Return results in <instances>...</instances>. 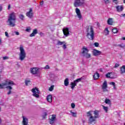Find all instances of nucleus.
<instances>
[{"label": "nucleus", "instance_id": "nucleus-1", "mask_svg": "<svg viewBox=\"0 0 125 125\" xmlns=\"http://www.w3.org/2000/svg\"><path fill=\"white\" fill-rule=\"evenodd\" d=\"M12 85H15V83L13 81L11 80H6L4 83H0V88L3 89L4 88H7L9 89V91L7 92L8 95L11 94V90L12 89Z\"/></svg>", "mask_w": 125, "mask_h": 125}, {"label": "nucleus", "instance_id": "nucleus-2", "mask_svg": "<svg viewBox=\"0 0 125 125\" xmlns=\"http://www.w3.org/2000/svg\"><path fill=\"white\" fill-rule=\"evenodd\" d=\"M91 112L92 111H89L87 112L86 116L87 118H89L88 121L89 124H95V122H96V119H98L99 118V110H95L94 111V117L92 116V114H91Z\"/></svg>", "mask_w": 125, "mask_h": 125}, {"label": "nucleus", "instance_id": "nucleus-3", "mask_svg": "<svg viewBox=\"0 0 125 125\" xmlns=\"http://www.w3.org/2000/svg\"><path fill=\"white\" fill-rule=\"evenodd\" d=\"M86 37L90 41L94 40V29L92 25H89L86 30Z\"/></svg>", "mask_w": 125, "mask_h": 125}, {"label": "nucleus", "instance_id": "nucleus-4", "mask_svg": "<svg viewBox=\"0 0 125 125\" xmlns=\"http://www.w3.org/2000/svg\"><path fill=\"white\" fill-rule=\"evenodd\" d=\"M7 22L8 23V25L10 26V27H14V26H15V23L16 22V16L15 15V13L14 12H13L9 15Z\"/></svg>", "mask_w": 125, "mask_h": 125}, {"label": "nucleus", "instance_id": "nucleus-5", "mask_svg": "<svg viewBox=\"0 0 125 125\" xmlns=\"http://www.w3.org/2000/svg\"><path fill=\"white\" fill-rule=\"evenodd\" d=\"M20 53L19 59L20 60H21V61H23V60H24V59L26 58V53L25 52V50H24L23 46L21 45V46L20 47Z\"/></svg>", "mask_w": 125, "mask_h": 125}, {"label": "nucleus", "instance_id": "nucleus-6", "mask_svg": "<svg viewBox=\"0 0 125 125\" xmlns=\"http://www.w3.org/2000/svg\"><path fill=\"white\" fill-rule=\"evenodd\" d=\"M83 51H82V54L83 55V56L84 57H85L86 58H90L91 57V55L89 53H88V52L89 51V50L87 49L85 46H83L82 48Z\"/></svg>", "mask_w": 125, "mask_h": 125}, {"label": "nucleus", "instance_id": "nucleus-7", "mask_svg": "<svg viewBox=\"0 0 125 125\" xmlns=\"http://www.w3.org/2000/svg\"><path fill=\"white\" fill-rule=\"evenodd\" d=\"M84 4V0H75L74 6L78 7V6H82Z\"/></svg>", "mask_w": 125, "mask_h": 125}, {"label": "nucleus", "instance_id": "nucleus-8", "mask_svg": "<svg viewBox=\"0 0 125 125\" xmlns=\"http://www.w3.org/2000/svg\"><path fill=\"white\" fill-rule=\"evenodd\" d=\"M82 80V78H80L76 79V80H74L73 82H71L70 83V85H71L70 87L71 89H74V88H75V87L76 86L78 83H80V82H81Z\"/></svg>", "mask_w": 125, "mask_h": 125}, {"label": "nucleus", "instance_id": "nucleus-9", "mask_svg": "<svg viewBox=\"0 0 125 125\" xmlns=\"http://www.w3.org/2000/svg\"><path fill=\"white\" fill-rule=\"evenodd\" d=\"M31 91L33 92V96H34V97H36V98H39V97H40V95H39L40 90H39V89L37 88V87H35V88H33Z\"/></svg>", "mask_w": 125, "mask_h": 125}, {"label": "nucleus", "instance_id": "nucleus-10", "mask_svg": "<svg viewBox=\"0 0 125 125\" xmlns=\"http://www.w3.org/2000/svg\"><path fill=\"white\" fill-rule=\"evenodd\" d=\"M62 32L65 37H69V35H70V32H69V28L68 27L63 28L62 29Z\"/></svg>", "mask_w": 125, "mask_h": 125}, {"label": "nucleus", "instance_id": "nucleus-11", "mask_svg": "<svg viewBox=\"0 0 125 125\" xmlns=\"http://www.w3.org/2000/svg\"><path fill=\"white\" fill-rule=\"evenodd\" d=\"M76 13L79 19V20H82V19L83 18V16H82V14H81V10L79 9V8H76Z\"/></svg>", "mask_w": 125, "mask_h": 125}, {"label": "nucleus", "instance_id": "nucleus-12", "mask_svg": "<svg viewBox=\"0 0 125 125\" xmlns=\"http://www.w3.org/2000/svg\"><path fill=\"white\" fill-rule=\"evenodd\" d=\"M33 15H34V13H33V9L30 8L29 11L26 13V16L31 19L33 18Z\"/></svg>", "mask_w": 125, "mask_h": 125}, {"label": "nucleus", "instance_id": "nucleus-13", "mask_svg": "<svg viewBox=\"0 0 125 125\" xmlns=\"http://www.w3.org/2000/svg\"><path fill=\"white\" fill-rule=\"evenodd\" d=\"M102 52L98 50L94 49L93 51V55L94 56H98L99 55H101Z\"/></svg>", "mask_w": 125, "mask_h": 125}, {"label": "nucleus", "instance_id": "nucleus-14", "mask_svg": "<svg viewBox=\"0 0 125 125\" xmlns=\"http://www.w3.org/2000/svg\"><path fill=\"white\" fill-rule=\"evenodd\" d=\"M38 72H39V69L37 67H33L30 69V72L33 75H36V74H38Z\"/></svg>", "mask_w": 125, "mask_h": 125}, {"label": "nucleus", "instance_id": "nucleus-15", "mask_svg": "<svg viewBox=\"0 0 125 125\" xmlns=\"http://www.w3.org/2000/svg\"><path fill=\"white\" fill-rule=\"evenodd\" d=\"M102 88L104 92L107 91V81H104L102 86Z\"/></svg>", "mask_w": 125, "mask_h": 125}, {"label": "nucleus", "instance_id": "nucleus-16", "mask_svg": "<svg viewBox=\"0 0 125 125\" xmlns=\"http://www.w3.org/2000/svg\"><path fill=\"white\" fill-rule=\"evenodd\" d=\"M28 118L25 117L24 116H22V125H28Z\"/></svg>", "mask_w": 125, "mask_h": 125}, {"label": "nucleus", "instance_id": "nucleus-17", "mask_svg": "<svg viewBox=\"0 0 125 125\" xmlns=\"http://www.w3.org/2000/svg\"><path fill=\"white\" fill-rule=\"evenodd\" d=\"M116 8L118 12H122L124 10V7L123 6H117Z\"/></svg>", "mask_w": 125, "mask_h": 125}, {"label": "nucleus", "instance_id": "nucleus-18", "mask_svg": "<svg viewBox=\"0 0 125 125\" xmlns=\"http://www.w3.org/2000/svg\"><path fill=\"white\" fill-rule=\"evenodd\" d=\"M47 101L49 102V103H52V95H49L47 96L46 98Z\"/></svg>", "mask_w": 125, "mask_h": 125}, {"label": "nucleus", "instance_id": "nucleus-19", "mask_svg": "<svg viewBox=\"0 0 125 125\" xmlns=\"http://www.w3.org/2000/svg\"><path fill=\"white\" fill-rule=\"evenodd\" d=\"M38 34V29H35L33 30V32L30 35V37H35Z\"/></svg>", "mask_w": 125, "mask_h": 125}, {"label": "nucleus", "instance_id": "nucleus-20", "mask_svg": "<svg viewBox=\"0 0 125 125\" xmlns=\"http://www.w3.org/2000/svg\"><path fill=\"white\" fill-rule=\"evenodd\" d=\"M94 80H98V79H99V73H98V72H96L95 73H94V74L93 76Z\"/></svg>", "mask_w": 125, "mask_h": 125}, {"label": "nucleus", "instance_id": "nucleus-21", "mask_svg": "<svg viewBox=\"0 0 125 125\" xmlns=\"http://www.w3.org/2000/svg\"><path fill=\"white\" fill-rule=\"evenodd\" d=\"M114 23V21H113V18H109L107 20V24L108 25H112Z\"/></svg>", "mask_w": 125, "mask_h": 125}, {"label": "nucleus", "instance_id": "nucleus-22", "mask_svg": "<svg viewBox=\"0 0 125 125\" xmlns=\"http://www.w3.org/2000/svg\"><path fill=\"white\" fill-rule=\"evenodd\" d=\"M120 71L121 74H125V65H123L121 68Z\"/></svg>", "mask_w": 125, "mask_h": 125}, {"label": "nucleus", "instance_id": "nucleus-23", "mask_svg": "<svg viewBox=\"0 0 125 125\" xmlns=\"http://www.w3.org/2000/svg\"><path fill=\"white\" fill-rule=\"evenodd\" d=\"M64 85L65 86H68V85H69V79L68 78H66L64 80Z\"/></svg>", "mask_w": 125, "mask_h": 125}, {"label": "nucleus", "instance_id": "nucleus-24", "mask_svg": "<svg viewBox=\"0 0 125 125\" xmlns=\"http://www.w3.org/2000/svg\"><path fill=\"white\" fill-rule=\"evenodd\" d=\"M111 74H112L111 72H108V73H107L106 75H105V77L106 78H109V79H115L116 77H111L110 76V75H111Z\"/></svg>", "mask_w": 125, "mask_h": 125}, {"label": "nucleus", "instance_id": "nucleus-25", "mask_svg": "<svg viewBox=\"0 0 125 125\" xmlns=\"http://www.w3.org/2000/svg\"><path fill=\"white\" fill-rule=\"evenodd\" d=\"M64 43H66L64 41L61 42L60 41H58L57 45H63Z\"/></svg>", "mask_w": 125, "mask_h": 125}, {"label": "nucleus", "instance_id": "nucleus-26", "mask_svg": "<svg viewBox=\"0 0 125 125\" xmlns=\"http://www.w3.org/2000/svg\"><path fill=\"white\" fill-rule=\"evenodd\" d=\"M104 33L105 36H107V35H109V31L108 30L107 28H105L104 31Z\"/></svg>", "mask_w": 125, "mask_h": 125}, {"label": "nucleus", "instance_id": "nucleus-27", "mask_svg": "<svg viewBox=\"0 0 125 125\" xmlns=\"http://www.w3.org/2000/svg\"><path fill=\"white\" fill-rule=\"evenodd\" d=\"M118 32H119V30H118V28H115L112 29V33H113V34H117Z\"/></svg>", "mask_w": 125, "mask_h": 125}, {"label": "nucleus", "instance_id": "nucleus-28", "mask_svg": "<svg viewBox=\"0 0 125 125\" xmlns=\"http://www.w3.org/2000/svg\"><path fill=\"white\" fill-rule=\"evenodd\" d=\"M70 113L72 114V117L77 118V112H74L71 110Z\"/></svg>", "mask_w": 125, "mask_h": 125}, {"label": "nucleus", "instance_id": "nucleus-29", "mask_svg": "<svg viewBox=\"0 0 125 125\" xmlns=\"http://www.w3.org/2000/svg\"><path fill=\"white\" fill-rule=\"evenodd\" d=\"M25 85H30L31 84V81L30 80H25Z\"/></svg>", "mask_w": 125, "mask_h": 125}, {"label": "nucleus", "instance_id": "nucleus-30", "mask_svg": "<svg viewBox=\"0 0 125 125\" xmlns=\"http://www.w3.org/2000/svg\"><path fill=\"white\" fill-rule=\"evenodd\" d=\"M104 102L106 104H111V101L108 99H105Z\"/></svg>", "mask_w": 125, "mask_h": 125}, {"label": "nucleus", "instance_id": "nucleus-31", "mask_svg": "<svg viewBox=\"0 0 125 125\" xmlns=\"http://www.w3.org/2000/svg\"><path fill=\"white\" fill-rule=\"evenodd\" d=\"M19 17L20 19H21V20L23 21L24 20V18L25 17L23 15L21 14L19 16Z\"/></svg>", "mask_w": 125, "mask_h": 125}, {"label": "nucleus", "instance_id": "nucleus-32", "mask_svg": "<svg viewBox=\"0 0 125 125\" xmlns=\"http://www.w3.org/2000/svg\"><path fill=\"white\" fill-rule=\"evenodd\" d=\"M103 107L105 113H108V107L103 105Z\"/></svg>", "mask_w": 125, "mask_h": 125}, {"label": "nucleus", "instance_id": "nucleus-33", "mask_svg": "<svg viewBox=\"0 0 125 125\" xmlns=\"http://www.w3.org/2000/svg\"><path fill=\"white\" fill-rule=\"evenodd\" d=\"M55 119H56V115H52L50 120L52 121H55Z\"/></svg>", "mask_w": 125, "mask_h": 125}, {"label": "nucleus", "instance_id": "nucleus-34", "mask_svg": "<svg viewBox=\"0 0 125 125\" xmlns=\"http://www.w3.org/2000/svg\"><path fill=\"white\" fill-rule=\"evenodd\" d=\"M47 116V113L46 112H45L44 113V115H42V119H46Z\"/></svg>", "mask_w": 125, "mask_h": 125}, {"label": "nucleus", "instance_id": "nucleus-35", "mask_svg": "<svg viewBox=\"0 0 125 125\" xmlns=\"http://www.w3.org/2000/svg\"><path fill=\"white\" fill-rule=\"evenodd\" d=\"M54 88V85H51L49 89V91H52Z\"/></svg>", "mask_w": 125, "mask_h": 125}, {"label": "nucleus", "instance_id": "nucleus-36", "mask_svg": "<svg viewBox=\"0 0 125 125\" xmlns=\"http://www.w3.org/2000/svg\"><path fill=\"white\" fill-rule=\"evenodd\" d=\"M26 32H27L28 33H30V31H31V27H28L25 30Z\"/></svg>", "mask_w": 125, "mask_h": 125}, {"label": "nucleus", "instance_id": "nucleus-37", "mask_svg": "<svg viewBox=\"0 0 125 125\" xmlns=\"http://www.w3.org/2000/svg\"><path fill=\"white\" fill-rule=\"evenodd\" d=\"M104 1L105 4H108V3H110V0H104Z\"/></svg>", "mask_w": 125, "mask_h": 125}, {"label": "nucleus", "instance_id": "nucleus-38", "mask_svg": "<svg viewBox=\"0 0 125 125\" xmlns=\"http://www.w3.org/2000/svg\"><path fill=\"white\" fill-rule=\"evenodd\" d=\"M94 44L96 47H98V46H99V43H98V42H96L94 43Z\"/></svg>", "mask_w": 125, "mask_h": 125}, {"label": "nucleus", "instance_id": "nucleus-39", "mask_svg": "<svg viewBox=\"0 0 125 125\" xmlns=\"http://www.w3.org/2000/svg\"><path fill=\"white\" fill-rule=\"evenodd\" d=\"M62 48H63V49H66V48H67V45H66V43L63 44L62 46Z\"/></svg>", "mask_w": 125, "mask_h": 125}, {"label": "nucleus", "instance_id": "nucleus-40", "mask_svg": "<svg viewBox=\"0 0 125 125\" xmlns=\"http://www.w3.org/2000/svg\"><path fill=\"white\" fill-rule=\"evenodd\" d=\"M71 107L72 109H74L75 107H76V104H75L74 103L71 104Z\"/></svg>", "mask_w": 125, "mask_h": 125}, {"label": "nucleus", "instance_id": "nucleus-41", "mask_svg": "<svg viewBox=\"0 0 125 125\" xmlns=\"http://www.w3.org/2000/svg\"><path fill=\"white\" fill-rule=\"evenodd\" d=\"M119 66H120V64L115 63V65L114 66V68H118V67H119Z\"/></svg>", "mask_w": 125, "mask_h": 125}, {"label": "nucleus", "instance_id": "nucleus-42", "mask_svg": "<svg viewBox=\"0 0 125 125\" xmlns=\"http://www.w3.org/2000/svg\"><path fill=\"white\" fill-rule=\"evenodd\" d=\"M8 57L7 56H5V57H3V60H6L7 59H8Z\"/></svg>", "mask_w": 125, "mask_h": 125}, {"label": "nucleus", "instance_id": "nucleus-43", "mask_svg": "<svg viewBox=\"0 0 125 125\" xmlns=\"http://www.w3.org/2000/svg\"><path fill=\"white\" fill-rule=\"evenodd\" d=\"M50 125H53V124H54V120H50Z\"/></svg>", "mask_w": 125, "mask_h": 125}, {"label": "nucleus", "instance_id": "nucleus-44", "mask_svg": "<svg viewBox=\"0 0 125 125\" xmlns=\"http://www.w3.org/2000/svg\"><path fill=\"white\" fill-rule=\"evenodd\" d=\"M113 2H114L115 4L118 3V0H113Z\"/></svg>", "mask_w": 125, "mask_h": 125}, {"label": "nucleus", "instance_id": "nucleus-45", "mask_svg": "<svg viewBox=\"0 0 125 125\" xmlns=\"http://www.w3.org/2000/svg\"><path fill=\"white\" fill-rule=\"evenodd\" d=\"M49 65H46L45 66V67H44V69H49Z\"/></svg>", "mask_w": 125, "mask_h": 125}, {"label": "nucleus", "instance_id": "nucleus-46", "mask_svg": "<svg viewBox=\"0 0 125 125\" xmlns=\"http://www.w3.org/2000/svg\"><path fill=\"white\" fill-rule=\"evenodd\" d=\"M5 35L6 37H7V38H8L9 37V36H8V33H7V32H5Z\"/></svg>", "mask_w": 125, "mask_h": 125}, {"label": "nucleus", "instance_id": "nucleus-47", "mask_svg": "<svg viewBox=\"0 0 125 125\" xmlns=\"http://www.w3.org/2000/svg\"><path fill=\"white\" fill-rule=\"evenodd\" d=\"M110 84H112L113 86L116 85V84L115 83V82H111Z\"/></svg>", "mask_w": 125, "mask_h": 125}, {"label": "nucleus", "instance_id": "nucleus-48", "mask_svg": "<svg viewBox=\"0 0 125 125\" xmlns=\"http://www.w3.org/2000/svg\"><path fill=\"white\" fill-rule=\"evenodd\" d=\"M40 5H43V0L42 1L40 2Z\"/></svg>", "mask_w": 125, "mask_h": 125}, {"label": "nucleus", "instance_id": "nucleus-49", "mask_svg": "<svg viewBox=\"0 0 125 125\" xmlns=\"http://www.w3.org/2000/svg\"><path fill=\"white\" fill-rule=\"evenodd\" d=\"M15 34H16V35H17V36H19V32L17 31L15 32Z\"/></svg>", "mask_w": 125, "mask_h": 125}, {"label": "nucleus", "instance_id": "nucleus-50", "mask_svg": "<svg viewBox=\"0 0 125 125\" xmlns=\"http://www.w3.org/2000/svg\"><path fill=\"white\" fill-rule=\"evenodd\" d=\"M118 46H119L120 47H123V46L121 44H118Z\"/></svg>", "mask_w": 125, "mask_h": 125}, {"label": "nucleus", "instance_id": "nucleus-51", "mask_svg": "<svg viewBox=\"0 0 125 125\" xmlns=\"http://www.w3.org/2000/svg\"><path fill=\"white\" fill-rule=\"evenodd\" d=\"M8 10L10 9V5H8Z\"/></svg>", "mask_w": 125, "mask_h": 125}, {"label": "nucleus", "instance_id": "nucleus-52", "mask_svg": "<svg viewBox=\"0 0 125 125\" xmlns=\"http://www.w3.org/2000/svg\"><path fill=\"white\" fill-rule=\"evenodd\" d=\"M1 10H2V7L0 6V11H1Z\"/></svg>", "mask_w": 125, "mask_h": 125}, {"label": "nucleus", "instance_id": "nucleus-53", "mask_svg": "<svg viewBox=\"0 0 125 125\" xmlns=\"http://www.w3.org/2000/svg\"><path fill=\"white\" fill-rule=\"evenodd\" d=\"M122 40L123 41H125V37H123L122 39Z\"/></svg>", "mask_w": 125, "mask_h": 125}, {"label": "nucleus", "instance_id": "nucleus-54", "mask_svg": "<svg viewBox=\"0 0 125 125\" xmlns=\"http://www.w3.org/2000/svg\"><path fill=\"white\" fill-rule=\"evenodd\" d=\"M113 88L116 89V85H113Z\"/></svg>", "mask_w": 125, "mask_h": 125}, {"label": "nucleus", "instance_id": "nucleus-55", "mask_svg": "<svg viewBox=\"0 0 125 125\" xmlns=\"http://www.w3.org/2000/svg\"><path fill=\"white\" fill-rule=\"evenodd\" d=\"M123 17H125V14L122 15Z\"/></svg>", "mask_w": 125, "mask_h": 125}, {"label": "nucleus", "instance_id": "nucleus-56", "mask_svg": "<svg viewBox=\"0 0 125 125\" xmlns=\"http://www.w3.org/2000/svg\"><path fill=\"white\" fill-rule=\"evenodd\" d=\"M1 43V40L0 39V44Z\"/></svg>", "mask_w": 125, "mask_h": 125}, {"label": "nucleus", "instance_id": "nucleus-57", "mask_svg": "<svg viewBox=\"0 0 125 125\" xmlns=\"http://www.w3.org/2000/svg\"><path fill=\"white\" fill-rule=\"evenodd\" d=\"M100 71H101V72H102V68L100 69Z\"/></svg>", "mask_w": 125, "mask_h": 125}, {"label": "nucleus", "instance_id": "nucleus-58", "mask_svg": "<svg viewBox=\"0 0 125 125\" xmlns=\"http://www.w3.org/2000/svg\"><path fill=\"white\" fill-rule=\"evenodd\" d=\"M124 3H125V0H124Z\"/></svg>", "mask_w": 125, "mask_h": 125}, {"label": "nucleus", "instance_id": "nucleus-59", "mask_svg": "<svg viewBox=\"0 0 125 125\" xmlns=\"http://www.w3.org/2000/svg\"><path fill=\"white\" fill-rule=\"evenodd\" d=\"M1 109L0 107V111H1Z\"/></svg>", "mask_w": 125, "mask_h": 125}]
</instances>
